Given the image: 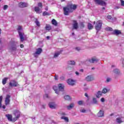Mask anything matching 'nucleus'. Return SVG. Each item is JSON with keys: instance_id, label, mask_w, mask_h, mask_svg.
<instances>
[{"instance_id": "1", "label": "nucleus", "mask_w": 124, "mask_h": 124, "mask_svg": "<svg viewBox=\"0 0 124 124\" xmlns=\"http://www.w3.org/2000/svg\"><path fill=\"white\" fill-rule=\"evenodd\" d=\"M76 8H77L76 5H73L72 4H68L66 7L63 8V13L64 15L67 16L69 13L74 11Z\"/></svg>"}, {"instance_id": "2", "label": "nucleus", "mask_w": 124, "mask_h": 124, "mask_svg": "<svg viewBox=\"0 0 124 124\" xmlns=\"http://www.w3.org/2000/svg\"><path fill=\"white\" fill-rule=\"evenodd\" d=\"M14 114L16 117L12 119V115L11 114H6L5 117H7L8 121L10 122H16L19 118H20L21 112L19 110H15Z\"/></svg>"}, {"instance_id": "3", "label": "nucleus", "mask_w": 124, "mask_h": 124, "mask_svg": "<svg viewBox=\"0 0 124 124\" xmlns=\"http://www.w3.org/2000/svg\"><path fill=\"white\" fill-rule=\"evenodd\" d=\"M20 38V41L23 42L24 41V33H23V27L18 26L17 28Z\"/></svg>"}, {"instance_id": "4", "label": "nucleus", "mask_w": 124, "mask_h": 124, "mask_svg": "<svg viewBox=\"0 0 124 124\" xmlns=\"http://www.w3.org/2000/svg\"><path fill=\"white\" fill-rule=\"evenodd\" d=\"M101 27H102V21L98 20L96 22L95 28L97 31H99L101 30Z\"/></svg>"}, {"instance_id": "5", "label": "nucleus", "mask_w": 124, "mask_h": 124, "mask_svg": "<svg viewBox=\"0 0 124 124\" xmlns=\"http://www.w3.org/2000/svg\"><path fill=\"white\" fill-rule=\"evenodd\" d=\"M96 4L99 5H102V6H105L106 5V2L103 0H93Z\"/></svg>"}, {"instance_id": "6", "label": "nucleus", "mask_w": 124, "mask_h": 124, "mask_svg": "<svg viewBox=\"0 0 124 124\" xmlns=\"http://www.w3.org/2000/svg\"><path fill=\"white\" fill-rule=\"evenodd\" d=\"M42 52V49L41 48H39L36 49L35 53L33 54L34 57L35 58H37L40 54Z\"/></svg>"}, {"instance_id": "7", "label": "nucleus", "mask_w": 124, "mask_h": 124, "mask_svg": "<svg viewBox=\"0 0 124 124\" xmlns=\"http://www.w3.org/2000/svg\"><path fill=\"white\" fill-rule=\"evenodd\" d=\"M48 106L51 109H56L58 107V105L55 102H50L48 104Z\"/></svg>"}, {"instance_id": "8", "label": "nucleus", "mask_w": 124, "mask_h": 124, "mask_svg": "<svg viewBox=\"0 0 124 124\" xmlns=\"http://www.w3.org/2000/svg\"><path fill=\"white\" fill-rule=\"evenodd\" d=\"M9 86L10 87H18L19 84L17 82H16V81L13 80L10 82Z\"/></svg>"}, {"instance_id": "9", "label": "nucleus", "mask_w": 124, "mask_h": 124, "mask_svg": "<svg viewBox=\"0 0 124 124\" xmlns=\"http://www.w3.org/2000/svg\"><path fill=\"white\" fill-rule=\"evenodd\" d=\"M85 80L86 82H92V81L94 80V78H93V76L89 75L85 77Z\"/></svg>"}, {"instance_id": "10", "label": "nucleus", "mask_w": 124, "mask_h": 124, "mask_svg": "<svg viewBox=\"0 0 124 124\" xmlns=\"http://www.w3.org/2000/svg\"><path fill=\"white\" fill-rule=\"evenodd\" d=\"M67 83L70 86H74V85H75V83H76V81L73 79L70 78L67 80Z\"/></svg>"}, {"instance_id": "11", "label": "nucleus", "mask_w": 124, "mask_h": 124, "mask_svg": "<svg viewBox=\"0 0 124 124\" xmlns=\"http://www.w3.org/2000/svg\"><path fill=\"white\" fill-rule=\"evenodd\" d=\"M10 97H11L10 95L8 94L6 96L5 100V103L6 105H9V103H10Z\"/></svg>"}, {"instance_id": "12", "label": "nucleus", "mask_w": 124, "mask_h": 124, "mask_svg": "<svg viewBox=\"0 0 124 124\" xmlns=\"http://www.w3.org/2000/svg\"><path fill=\"white\" fill-rule=\"evenodd\" d=\"M58 88L60 92H63V90L64 89V85L62 83L59 84Z\"/></svg>"}, {"instance_id": "13", "label": "nucleus", "mask_w": 124, "mask_h": 124, "mask_svg": "<svg viewBox=\"0 0 124 124\" xmlns=\"http://www.w3.org/2000/svg\"><path fill=\"white\" fill-rule=\"evenodd\" d=\"M18 5L19 7H21V8H23L24 7H27L28 6V3H25V2H20L18 4Z\"/></svg>"}, {"instance_id": "14", "label": "nucleus", "mask_w": 124, "mask_h": 124, "mask_svg": "<svg viewBox=\"0 0 124 124\" xmlns=\"http://www.w3.org/2000/svg\"><path fill=\"white\" fill-rule=\"evenodd\" d=\"M113 72L114 74H116V75H122V73H121V71H120V70H119L118 69H115L114 70H113Z\"/></svg>"}, {"instance_id": "15", "label": "nucleus", "mask_w": 124, "mask_h": 124, "mask_svg": "<svg viewBox=\"0 0 124 124\" xmlns=\"http://www.w3.org/2000/svg\"><path fill=\"white\" fill-rule=\"evenodd\" d=\"M34 10L36 13H42V11L41 10V8L39 7H35Z\"/></svg>"}, {"instance_id": "16", "label": "nucleus", "mask_w": 124, "mask_h": 124, "mask_svg": "<svg viewBox=\"0 0 124 124\" xmlns=\"http://www.w3.org/2000/svg\"><path fill=\"white\" fill-rule=\"evenodd\" d=\"M90 62L94 63V62H98V59L95 58H93L89 60Z\"/></svg>"}, {"instance_id": "17", "label": "nucleus", "mask_w": 124, "mask_h": 124, "mask_svg": "<svg viewBox=\"0 0 124 124\" xmlns=\"http://www.w3.org/2000/svg\"><path fill=\"white\" fill-rule=\"evenodd\" d=\"M101 96H102V92L100 91L97 92L96 93V97H97V98H99Z\"/></svg>"}, {"instance_id": "18", "label": "nucleus", "mask_w": 124, "mask_h": 124, "mask_svg": "<svg viewBox=\"0 0 124 124\" xmlns=\"http://www.w3.org/2000/svg\"><path fill=\"white\" fill-rule=\"evenodd\" d=\"M73 28L75 30H77V29H78V23H77V21H74V23L73 24Z\"/></svg>"}, {"instance_id": "19", "label": "nucleus", "mask_w": 124, "mask_h": 124, "mask_svg": "<svg viewBox=\"0 0 124 124\" xmlns=\"http://www.w3.org/2000/svg\"><path fill=\"white\" fill-rule=\"evenodd\" d=\"M98 117H103L104 116V111L102 110H100L98 114H97Z\"/></svg>"}, {"instance_id": "20", "label": "nucleus", "mask_w": 124, "mask_h": 124, "mask_svg": "<svg viewBox=\"0 0 124 124\" xmlns=\"http://www.w3.org/2000/svg\"><path fill=\"white\" fill-rule=\"evenodd\" d=\"M53 89L54 90V91H55V93H56L57 94H59L60 91L59 90V89H58V87H57V86H54L53 87Z\"/></svg>"}, {"instance_id": "21", "label": "nucleus", "mask_w": 124, "mask_h": 124, "mask_svg": "<svg viewBox=\"0 0 124 124\" xmlns=\"http://www.w3.org/2000/svg\"><path fill=\"white\" fill-rule=\"evenodd\" d=\"M109 91H110V90H109L108 88H104L102 91V93H107L108 92H109Z\"/></svg>"}, {"instance_id": "22", "label": "nucleus", "mask_w": 124, "mask_h": 124, "mask_svg": "<svg viewBox=\"0 0 124 124\" xmlns=\"http://www.w3.org/2000/svg\"><path fill=\"white\" fill-rule=\"evenodd\" d=\"M74 107V104H70L69 106H67L68 110H71Z\"/></svg>"}, {"instance_id": "23", "label": "nucleus", "mask_w": 124, "mask_h": 124, "mask_svg": "<svg viewBox=\"0 0 124 124\" xmlns=\"http://www.w3.org/2000/svg\"><path fill=\"white\" fill-rule=\"evenodd\" d=\"M68 64H70V65H75L76 62L74 61H69L68 62Z\"/></svg>"}, {"instance_id": "24", "label": "nucleus", "mask_w": 124, "mask_h": 124, "mask_svg": "<svg viewBox=\"0 0 124 124\" xmlns=\"http://www.w3.org/2000/svg\"><path fill=\"white\" fill-rule=\"evenodd\" d=\"M113 32L114 34H116V35H119V34H121V31L118 30H114Z\"/></svg>"}, {"instance_id": "25", "label": "nucleus", "mask_w": 124, "mask_h": 124, "mask_svg": "<svg viewBox=\"0 0 124 124\" xmlns=\"http://www.w3.org/2000/svg\"><path fill=\"white\" fill-rule=\"evenodd\" d=\"M60 54H61V52H60V51H57V52H55L54 55V58H58L59 57V56H60Z\"/></svg>"}, {"instance_id": "26", "label": "nucleus", "mask_w": 124, "mask_h": 124, "mask_svg": "<svg viewBox=\"0 0 124 124\" xmlns=\"http://www.w3.org/2000/svg\"><path fill=\"white\" fill-rule=\"evenodd\" d=\"M64 98L65 100H70L71 99V98L70 97V96L68 95H66L64 96Z\"/></svg>"}, {"instance_id": "27", "label": "nucleus", "mask_w": 124, "mask_h": 124, "mask_svg": "<svg viewBox=\"0 0 124 124\" xmlns=\"http://www.w3.org/2000/svg\"><path fill=\"white\" fill-rule=\"evenodd\" d=\"M116 122L118 124H121L123 123V121H122V117H118L116 119Z\"/></svg>"}, {"instance_id": "28", "label": "nucleus", "mask_w": 124, "mask_h": 124, "mask_svg": "<svg viewBox=\"0 0 124 124\" xmlns=\"http://www.w3.org/2000/svg\"><path fill=\"white\" fill-rule=\"evenodd\" d=\"M52 24L54 26H58V22H57L56 20L54 19H52Z\"/></svg>"}, {"instance_id": "29", "label": "nucleus", "mask_w": 124, "mask_h": 124, "mask_svg": "<svg viewBox=\"0 0 124 124\" xmlns=\"http://www.w3.org/2000/svg\"><path fill=\"white\" fill-rule=\"evenodd\" d=\"M51 29L52 27H51V26L49 25H46V31H51Z\"/></svg>"}, {"instance_id": "30", "label": "nucleus", "mask_w": 124, "mask_h": 124, "mask_svg": "<svg viewBox=\"0 0 124 124\" xmlns=\"http://www.w3.org/2000/svg\"><path fill=\"white\" fill-rule=\"evenodd\" d=\"M8 79V78H3L2 79V83L3 85H5V84H6V82H7Z\"/></svg>"}, {"instance_id": "31", "label": "nucleus", "mask_w": 124, "mask_h": 124, "mask_svg": "<svg viewBox=\"0 0 124 124\" xmlns=\"http://www.w3.org/2000/svg\"><path fill=\"white\" fill-rule=\"evenodd\" d=\"M93 104H97V100L96 98L95 97L93 98Z\"/></svg>"}, {"instance_id": "32", "label": "nucleus", "mask_w": 124, "mask_h": 124, "mask_svg": "<svg viewBox=\"0 0 124 124\" xmlns=\"http://www.w3.org/2000/svg\"><path fill=\"white\" fill-rule=\"evenodd\" d=\"M61 119H62V120H64V121L67 123H68L69 122L68 118L66 117L62 116V117H61Z\"/></svg>"}, {"instance_id": "33", "label": "nucleus", "mask_w": 124, "mask_h": 124, "mask_svg": "<svg viewBox=\"0 0 124 124\" xmlns=\"http://www.w3.org/2000/svg\"><path fill=\"white\" fill-rule=\"evenodd\" d=\"M88 30H93V26L91 23L88 24Z\"/></svg>"}, {"instance_id": "34", "label": "nucleus", "mask_w": 124, "mask_h": 124, "mask_svg": "<svg viewBox=\"0 0 124 124\" xmlns=\"http://www.w3.org/2000/svg\"><path fill=\"white\" fill-rule=\"evenodd\" d=\"M35 23L37 27H40V23L39 21H38V20H37V19H36Z\"/></svg>"}, {"instance_id": "35", "label": "nucleus", "mask_w": 124, "mask_h": 124, "mask_svg": "<svg viewBox=\"0 0 124 124\" xmlns=\"http://www.w3.org/2000/svg\"><path fill=\"white\" fill-rule=\"evenodd\" d=\"M11 51H16V46H12L11 47Z\"/></svg>"}, {"instance_id": "36", "label": "nucleus", "mask_w": 124, "mask_h": 124, "mask_svg": "<svg viewBox=\"0 0 124 124\" xmlns=\"http://www.w3.org/2000/svg\"><path fill=\"white\" fill-rule=\"evenodd\" d=\"M1 102H2V96H0V108H1Z\"/></svg>"}, {"instance_id": "37", "label": "nucleus", "mask_w": 124, "mask_h": 124, "mask_svg": "<svg viewBox=\"0 0 124 124\" xmlns=\"http://www.w3.org/2000/svg\"><path fill=\"white\" fill-rule=\"evenodd\" d=\"M54 79L56 81H58V80H59V75L55 74V76H54Z\"/></svg>"}, {"instance_id": "38", "label": "nucleus", "mask_w": 124, "mask_h": 124, "mask_svg": "<svg viewBox=\"0 0 124 124\" xmlns=\"http://www.w3.org/2000/svg\"><path fill=\"white\" fill-rule=\"evenodd\" d=\"M46 15L49 16V13L48 12H46V11L44 12L43 16H46Z\"/></svg>"}, {"instance_id": "39", "label": "nucleus", "mask_w": 124, "mask_h": 124, "mask_svg": "<svg viewBox=\"0 0 124 124\" xmlns=\"http://www.w3.org/2000/svg\"><path fill=\"white\" fill-rule=\"evenodd\" d=\"M107 31H113V29L110 27H108L106 28Z\"/></svg>"}, {"instance_id": "40", "label": "nucleus", "mask_w": 124, "mask_h": 124, "mask_svg": "<svg viewBox=\"0 0 124 124\" xmlns=\"http://www.w3.org/2000/svg\"><path fill=\"white\" fill-rule=\"evenodd\" d=\"M8 8V6L7 5H4L3 10H6Z\"/></svg>"}, {"instance_id": "41", "label": "nucleus", "mask_w": 124, "mask_h": 124, "mask_svg": "<svg viewBox=\"0 0 124 124\" xmlns=\"http://www.w3.org/2000/svg\"><path fill=\"white\" fill-rule=\"evenodd\" d=\"M80 28H83L84 27H85V25H84V23L83 22H81L80 23Z\"/></svg>"}, {"instance_id": "42", "label": "nucleus", "mask_w": 124, "mask_h": 124, "mask_svg": "<svg viewBox=\"0 0 124 124\" xmlns=\"http://www.w3.org/2000/svg\"><path fill=\"white\" fill-rule=\"evenodd\" d=\"M110 81H111V78H108L106 79L107 83H109V82H110Z\"/></svg>"}, {"instance_id": "43", "label": "nucleus", "mask_w": 124, "mask_h": 124, "mask_svg": "<svg viewBox=\"0 0 124 124\" xmlns=\"http://www.w3.org/2000/svg\"><path fill=\"white\" fill-rule=\"evenodd\" d=\"M75 50H76V51H80V50H81V47H76L75 48Z\"/></svg>"}, {"instance_id": "44", "label": "nucleus", "mask_w": 124, "mask_h": 124, "mask_svg": "<svg viewBox=\"0 0 124 124\" xmlns=\"http://www.w3.org/2000/svg\"><path fill=\"white\" fill-rule=\"evenodd\" d=\"M38 7H39L40 8H42V3H38Z\"/></svg>"}, {"instance_id": "45", "label": "nucleus", "mask_w": 124, "mask_h": 124, "mask_svg": "<svg viewBox=\"0 0 124 124\" xmlns=\"http://www.w3.org/2000/svg\"><path fill=\"white\" fill-rule=\"evenodd\" d=\"M78 105H82V104H83V101H79L78 102Z\"/></svg>"}, {"instance_id": "46", "label": "nucleus", "mask_w": 124, "mask_h": 124, "mask_svg": "<svg viewBox=\"0 0 124 124\" xmlns=\"http://www.w3.org/2000/svg\"><path fill=\"white\" fill-rule=\"evenodd\" d=\"M60 79L61 81H63V80H64V77L61 76L60 77Z\"/></svg>"}, {"instance_id": "47", "label": "nucleus", "mask_w": 124, "mask_h": 124, "mask_svg": "<svg viewBox=\"0 0 124 124\" xmlns=\"http://www.w3.org/2000/svg\"><path fill=\"white\" fill-rule=\"evenodd\" d=\"M44 98H48V97H49V95L48 94H46L44 95Z\"/></svg>"}, {"instance_id": "48", "label": "nucleus", "mask_w": 124, "mask_h": 124, "mask_svg": "<svg viewBox=\"0 0 124 124\" xmlns=\"http://www.w3.org/2000/svg\"><path fill=\"white\" fill-rule=\"evenodd\" d=\"M80 112L81 113H85L86 112V109H80Z\"/></svg>"}, {"instance_id": "49", "label": "nucleus", "mask_w": 124, "mask_h": 124, "mask_svg": "<svg viewBox=\"0 0 124 124\" xmlns=\"http://www.w3.org/2000/svg\"><path fill=\"white\" fill-rule=\"evenodd\" d=\"M121 5L122 6H124V1L123 0H121Z\"/></svg>"}, {"instance_id": "50", "label": "nucleus", "mask_w": 124, "mask_h": 124, "mask_svg": "<svg viewBox=\"0 0 124 124\" xmlns=\"http://www.w3.org/2000/svg\"><path fill=\"white\" fill-rule=\"evenodd\" d=\"M107 18H108V19L110 20V19H112V16L108 15V16Z\"/></svg>"}, {"instance_id": "51", "label": "nucleus", "mask_w": 124, "mask_h": 124, "mask_svg": "<svg viewBox=\"0 0 124 124\" xmlns=\"http://www.w3.org/2000/svg\"><path fill=\"white\" fill-rule=\"evenodd\" d=\"M101 102H104L105 101V99H104V98H102L101 99Z\"/></svg>"}, {"instance_id": "52", "label": "nucleus", "mask_w": 124, "mask_h": 124, "mask_svg": "<svg viewBox=\"0 0 124 124\" xmlns=\"http://www.w3.org/2000/svg\"><path fill=\"white\" fill-rule=\"evenodd\" d=\"M75 74H76L77 76H79V75H80V73L77 71L75 72Z\"/></svg>"}, {"instance_id": "53", "label": "nucleus", "mask_w": 124, "mask_h": 124, "mask_svg": "<svg viewBox=\"0 0 124 124\" xmlns=\"http://www.w3.org/2000/svg\"><path fill=\"white\" fill-rule=\"evenodd\" d=\"M85 96H86L87 98H89V95H88L87 93H85L84 94Z\"/></svg>"}, {"instance_id": "54", "label": "nucleus", "mask_w": 124, "mask_h": 124, "mask_svg": "<svg viewBox=\"0 0 124 124\" xmlns=\"http://www.w3.org/2000/svg\"><path fill=\"white\" fill-rule=\"evenodd\" d=\"M20 48H24V45L23 44L20 45Z\"/></svg>"}, {"instance_id": "55", "label": "nucleus", "mask_w": 124, "mask_h": 124, "mask_svg": "<svg viewBox=\"0 0 124 124\" xmlns=\"http://www.w3.org/2000/svg\"><path fill=\"white\" fill-rule=\"evenodd\" d=\"M79 71H80V72H84V70L83 69H81L79 70Z\"/></svg>"}, {"instance_id": "56", "label": "nucleus", "mask_w": 124, "mask_h": 124, "mask_svg": "<svg viewBox=\"0 0 124 124\" xmlns=\"http://www.w3.org/2000/svg\"><path fill=\"white\" fill-rule=\"evenodd\" d=\"M46 39H47V40H49V39H50V36H46Z\"/></svg>"}, {"instance_id": "57", "label": "nucleus", "mask_w": 124, "mask_h": 124, "mask_svg": "<svg viewBox=\"0 0 124 124\" xmlns=\"http://www.w3.org/2000/svg\"><path fill=\"white\" fill-rule=\"evenodd\" d=\"M119 8H120V7H115L114 9H119Z\"/></svg>"}, {"instance_id": "58", "label": "nucleus", "mask_w": 124, "mask_h": 124, "mask_svg": "<svg viewBox=\"0 0 124 124\" xmlns=\"http://www.w3.org/2000/svg\"><path fill=\"white\" fill-rule=\"evenodd\" d=\"M3 109H5V105L2 106Z\"/></svg>"}, {"instance_id": "59", "label": "nucleus", "mask_w": 124, "mask_h": 124, "mask_svg": "<svg viewBox=\"0 0 124 124\" xmlns=\"http://www.w3.org/2000/svg\"><path fill=\"white\" fill-rule=\"evenodd\" d=\"M62 115H63V116H65V115H66V114H65V113L63 112L62 113Z\"/></svg>"}, {"instance_id": "60", "label": "nucleus", "mask_w": 124, "mask_h": 124, "mask_svg": "<svg viewBox=\"0 0 124 124\" xmlns=\"http://www.w3.org/2000/svg\"><path fill=\"white\" fill-rule=\"evenodd\" d=\"M45 10H46V11H48V7H46L45 8Z\"/></svg>"}, {"instance_id": "61", "label": "nucleus", "mask_w": 124, "mask_h": 124, "mask_svg": "<svg viewBox=\"0 0 124 124\" xmlns=\"http://www.w3.org/2000/svg\"><path fill=\"white\" fill-rule=\"evenodd\" d=\"M102 9H103V10H105V7H103V8H102Z\"/></svg>"}, {"instance_id": "62", "label": "nucleus", "mask_w": 124, "mask_h": 124, "mask_svg": "<svg viewBox=\"0 0 124 124\" xmlns=\"http://www.w3.org/2000/svg\"><path fill=\"white\" fill-rule=\"evenodd\" d=\"M65 0H61V1L62 2L63 1H64Z\"/></svg>"}, {"instance_id": "63", "label": "nucleus", "mask_w": 124, "mask_h": 124, "mask_svg": "<svg viewBox=\"0 0 124 124\" xmlns=\"http://www.w3.org/2000/svg\"><path fill=\"white\" fill-rule=\"evenodd\" d=\"M122 62H123V64H124V60Z\"/></svg>"}, {"instance_id": "64", "label": "nucleus", "mask_w": 124, "mask_h": 124, "mask_svg": "<svg viewBox=\"0 0 124 124\" xmlns=\"http://www.w3.org/2000/svg\"><path fill=\"white\" fill-rule=\"evenodd\" d=\"M32 121H34V120H35L34 118H33V119H32Z\"/></svg>"}]
</instances>
